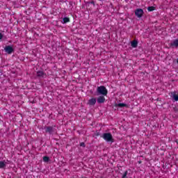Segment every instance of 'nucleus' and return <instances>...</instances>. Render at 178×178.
I'll list each match as a JSON object with an SVG mask.
<instances>
[{
    "label": "nucleus",
    "mask_w": 178,
    "mask_h": 178,
    "mask_svg": "<svg viewBox=\"0 0 178 178\" xmlns=\"http://www.w3.org/2000/svg\"><path fill=\"white\" fill-rule=\"evenodd\" d=\"M102 138H104V140L105 141H106V143H113L114 142L113 136H112V134H111V133L103 134Z\"/></svg>",
    "instance_id": "obj_1"
},
{
    "label": "nucleus",
    "mask_w": 178,
    "mask_h": 178,
    "mask_svg": "<svg viewBox=\"0 0 178 178\" xmlns=\"http://www.w3.org/2000/svg\"><path fill=\"white\" fill-rule=\"evenodd\" d=\"M97 94L99 95L106 96L108 95V90L104 86L97 87Z\"/></svg>",
    "instance_id": "obj_2"
},
{
    "label": "nucleus",
    "mask_w": 178,
    "mask_h": 178,
    "mask_svg": "<svg viewBox=\"0 0 178 178\" xmlns=\"http://www.w3.org/2000/svg\"><path fill=\"white\" fill-rule=\"evenodd\" d=\"M135 15L137 17H143V15H144V10L141 8H138L135 11Z\"/></svg>",
    "instance_id": "obj_3"
},
{
    "label": "nucleus",
    "mask_w": 178,
    "mask_h": 178,
    "mask_svg": "<svg viewBox=\"0 0 178 178\" xmlns=\"http://www.w3.org/2000/svg\"><path fill=\"white\" fill-rule=\"evenodd\" d=\"M5 51L7 52V54H12V52H13V48H12L10 46H7L5 48Z\"/></svg>",
    "instance_id": "obj_4"
},
{
    "label": "nucleus",
    "mask_w": 178,
    "mask_h": 178,
    "mask_svg": "<svg viewBox=\"0 0 178 178\" xmlns=\"http://www.w3.org/2000/svg\"><path fill=\"white\" fill-rule=\"evenodd\" d=\"M98 104H104L105 102V97L104 96H100L97 98Z\"/></svg>",
    "instance_id": "obj_5"
},
{
    "label": "nucleus",
    "mask_w": 178,
    "mask_h": 178,
    "mask_svg": "<svg viewBox=\"0 0 178 178\" xmlns=\"http://www.w3.org/2000/svg\"><path fill=\"white\" fill-rule=\"evenodd\" d=\"M95 104H97V99L92 98L88 101V105L93 106Z\"/></svg>",
    "instance_id": "obj_6"
},
{
    "label": "nucleus",
    "mask_w": 178,
    "mask_h": 178,
    "mask_svg": "<svg viewBox=\"0 0 178 178\" xmlns=\"http://www.w3.org/2000/svg\"><path fill=\"white\" fill-rule=\"evenodd\" d=\"M46 133H49L50 134L54 133V128L51 127H47L45 128Z\"/></svg>",
    "instance_id": "obj_7"
},
{
    "label": "nucleus",
    "mask_w": 178,
    "mask_h": 178,
    "mask_svg": "<svg viewBox=\"0 0 178 178\" xmlns=\"http://www.w3.org/2000/svg\"><path fill=\"white\" fill-rule=\"evenodd\" d=\"M6 166V161H0V169H3Z\"/></svg>",
    "instance_id": "obj_8"
},
{
    "label": "nucleus",
    "mask_w": 178,
    "mask_h": 178,
    "mask_svg": "<svg viewBox=\"0 0 178 178\" xmlns=\"http://www.w3.org/2000/svg\"><path fill=\"white\" fill-rule=\"evenodd\" d=\"M172 98L174 99V101L177 102L178 101V95H176V93L172 92Z\"/></svg>",
    "instance_id": "obj_9"
},
{
    "label": "nucleus",
    "mask_w": 178,
    "mask_h": 178,
    "mask_svg": "<svg viewBox=\"0 0 178 178\" xmlns=\"http://www.w3.org/2000/svg\"><path fill=\"white\" fill-rule=\"evenodd\" d=\"M172 47H178V39L175 40L172 43H171Z\"/></svg>",
    "instance_id": "obj_10"
},
{
    "label": "nucleus",
    "mask_w": 178,
    "mask_h": 178,
    "mask_svg": "<svg viewBox=\"0 0 178 178\" xmlns=\"http://www.w3.org/2000/svg\"><path fill=\"white\" fill-rule=\"evenodd\" d=\"M137 44L138 42L136 40H134L131 42V45L133 47V48H137Z\"/></svg>",
    "instance_id": "obj_11"
},
{
    "label": "nucleus",
    "mask_w": 178,
    "mask_h": 178,
    "mask_svg": "<svg viewBox=\"0 0 178 178\" xmlns=\"http://www.w3.org/2000/svg\"><path fill=\"white\" fill-rule=\"evenodd\" d=\"M115 106H119V108H123L124 106H127V104L124 103H120L115 105Z\"/></svg>",
    "instance_id": "obj_12"
},
{
    "label": "nucleus",
    "mask_w": 178,
    "mask_h": 178,
    "mask_svg": "<svg viewBox=\"0 0 178 178\" xmlns=\"http://www.w3.org/2000/svg\"><path fill=\"white\" fill-rule=\"evenodd\" d=\"M63 22V23H69V22H70V19H69V17H64Z\"/></svg>",
    "instance_id": "obj_13"
},
{
    "label": "nucleus",
    "mask_w": 178,
    "mask_h": 178,
    "mask_svg": "<svg viewBox=\"0 0 178 178\" xmlns=\"http://www.w3.org/2000/svg\"><path fill=\"white\" fill-rule=\"evenodd\" d=\"M148 12H152V10H155V8L153 6H150L147 8Z\"/></svg>",
    "instance_id": "obj_14"
},
{
    "label": "nucleus",
    "mask_w": 178,
    "mask_h": 178,
    "mask_svg": "<svg viewBox=\"0 0 178 178\" xmlns=\"http://www.w3.org/2000/svg\"><path fill=\"white\" fill-rule=\"evenodd\" d=\"M38 76H39V77H44V72H38Z\"/></svg>",
    "instance_id": "obj_15"
},
{
    "label": "nucleus",
    "mask_w": 178,
    "mask_h": 178,
    "mask_svg": "<svg viewBox=\"0 0 178 178\" xmlns=\"http://www.w3.org/2000/svg\"><path fill=\"white\" fill-rule=\"evenodd\" d=\"M49 161V157L48 156H44L43 157V161L44 162H48Z\"/></svg>",
    "instance_id": "obj_16"
},
{
    "label": "nucleus",
    "mask_w": 178,
    "mask_h": 178,
    "mask_svg": "<svg viewBox=\"0 0 178 178\" xmlns=\"http://www.w3.org/2000/svg\"><path fill=\"white\" fill-rule=\"evenodd\" d=\"M126 176H127V171L124 172V173L122 175V178H126Z\"/></svg>",
    "instance_id": "obj_17"
},
{
    "label": "nucleus",
    "mask_w": 178,
    "mask_h": 178,
    "mask_svg": "<svg viewBox=\"0 0 178 178\" xmlns=\"http://www.w3.org/2000/svg\"><path fill=\"white\" fill-rule=\"evenodd\" d=\"M3 35H2V33H0V40H2Z\"/></svg>",
    "instance_id": "obj_18"
},
{
    "label": "nucleus",
    "mask_w": 178,
    "mask_h": 178,
    "mask_svg": "<svg viewBox=\"0 0 178 178\" xmlns=\"http://www.w3.org/2000/svg\"><path fill=\"white\" fill-rule=\"evenodd\" d=\"M80 145H81V147H85L84 143H81L80 144Z\"/></svg>",
    "instance_id": "obj_19"
}]
</instances>
